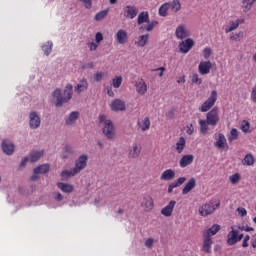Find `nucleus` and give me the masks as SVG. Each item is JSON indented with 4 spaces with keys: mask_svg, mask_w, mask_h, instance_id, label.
I'll list each match as a JSON object with an SVG mask.
<instances>
[{
    "mask_svg": "<svg viewBox=\"0 0 256 256\" xmlns=\"http://www.w3.org/2000/svg\"><path fill=\"white\" fill-rule=\"evenodd\" d=\"M52 97L56 99V107H63V104L69 103L73 97V85L67 84L63 92L60 88L55 89L52 92Z\"/></svg>",
    "mask_w": 256,
    "mask_h": 256,
    "instance_id": "1",
    "label": "nucleus"
},
{
    "mask_svg": "<svg viewBox=\"0 0 256 256\" xmlns=\"http://www.w3.org/2000/svg\"><path fill=\"white\" fill-rule=\"evenodd\" d=\"M217 101V91H212L208 99L201 105L200 111L202 113H207L213 105H215V102Z\"/></svg>",
    "mask_w": 256,
    "mask_h": 256,
    "instance_id": "2",
    "label": "nucleus"
},
{
    "mask_svg": "<svg viewBox=\"0 0 256 256\" xmlns=\"http://www.w3.org/2000/svg\"><path fill=\"white\" fill-rule=\"evenodd\" d=\"M51 166L49 164H41L33 169V175L30 177L32 181H39V174L45 175L49 173Z\"/></svg>",
    "mask_w": 256,
    "mask_h": 256,
    "instance_id": "3",
    "label": "nucleus"
},
{
    "mask_svg": "<svg viewBox=\"0 0 256 256\" xmlns=\"http://www.w3.org/2000/svg\"><path fill=\"white\" fill-rule=\"evenodd\" d=\"M102 133L108 139H115V130H114L113 122L111 120H106L104 122Z\"/></svg>",
    "mask_w": 256,
    "mask_h": 256,
    "instance_id": "4",
    "label": "nucleus"
},
{
    "mask_svg": "<svg viewBox=\"0 0 256 256\" xmlns=\"http://www.w3.org/2000/svg\"><path fill=\"white\" fill-rule=\"evenodd\" d=\"M206 121L208 125L215 127L219 123V110L217 108H213L210 112L206 114Z\"/></svg>",
    "mask_w": 256,
    "mask_h": 256,
    "instance_id": "5",
    "label": "nucleus"
},
{
    "mask_svg": "<svg viewBox=\"0 0 256 256\" xmlns=\"http://www.w3.org/2000/svg\"><path fill=\"white\" fill-rule=\"evenodd\" d=\"M89 157L84 154L79 156V158L75 161L74 173H81L85 167H87V161Z\"/></svg>",
    "mask_w": 256,
    "mask_h": 256,
    "instance_id": "6",
    "label": "nucleus"
},
{
    "mask_svg": "<svg viewBox=\"0 0 256 256\" xmlns=\"http://www.w3.org/2000/svg\"><path fill=\"white\" fill-rule=\"evenodd\" d=\"M1 149L5 155L11 156L15 153V144L8 139L2 140Z\"/></svg>",
    "mask_w": 256,
    "mask_h": 256,
    "instance_id": "7",
    "label": "nucleus"
},
{
    "mask_svg": "<svg viewBox=\"0 0 256 256\" xmlns=\"http://www.w3.org/2000/svg\"><path fill=\"white\" fill-rule=\"evenodd\" d=\"M138 14L139 9H137V6L127 5L123 8V15L126 19H135Z\"/></svg>",
    "mask_w": 256,
    "mask_h": 256,
    "instance_id": "8",
    "label": "nucleus"
},
{
    "mask_svg": "<svg viewBox=\"0 0 256 256\" xmlns=\"http://www.w3.org/2000/svg\"><path fill=\"white\" fill-rule=\"evenodd\" d=\"M29 127L30 129H39V127H41V117H39L37 112H30Z\"/></svg>",
    "mask_w": 256,
    "mask_h": 256,
    "instance_id": "9",
    "label": "nucleus"
},
{
    "mask_svg": "<svg viewBox=\"0 0 256 256\" xmlns=\"http://www.w3.org/2000/svg\"><path fill=\"white\" fill-rule=\"evenodd\" d=\"M231 231L227 235V243L230 246L237 245L239 243L238 230H235V226H231Z\"/></svg>",
    "mask_w": 256,
    "mask_h": 256,
    "instance_id": "10",
    "label": "nucleus"
},
{
    "mask_svg": "<svg viewBox=\"0 0 256 256\" xmlns=\"http://www.w3.org/2000/svg\"><path fill=\"white\" fill-rule=\"evenodd\" d=\"M194 45H195V42L193 41V39L188 38L179 44L180 52L181 53H189V51H191V49H193Z\"/></svg>",
    "mask_w": 256,
    "mask_h": 256,
    "instance_id": "11",
    "label": "nucleus"
},
{
    "mask_svg": "<svg viewBox=\"0 0 256 256\" xmlns=\"http://www.w3.org/2000/svg\"><path fill=\"white\" fill-rule=\"evenodd\" d=\"M215 212V206L211 204H204L199 208V215L201 217H208V215H213Z\"/></svg>",
    "mask_w": 256,
    "mask_h": 256,
    "instance_id": "12",
    "label": "nucleus"
},
{
    "mask_svg": "<svg viewBox=\"0 0 256 256\" xmlns=\"http://www.w3.org/2000/svg\"><path fill=\"white\" fill-rule=\"evenodd\" d=\"M175 205H177V201L171 200L167 206L161 209V215L164 217H171V215H173V209H175Z\"/></svg>",
    "mask_w": 256,
    "mask_h": 256,
    "instance_id": "13",
    "label": "nucleus"
},
{
    "mask_svg": "<svg viewBox=\"0 0 256 256\" xmlns=\"http://www.w3.org/2000/svg\"><path fill=\"white\" fill-rule=\"evenodd\" d=\"M214 147H217L218 149H225V151L229 149L225 135L222 133L218 134V140L214 143Z\"/></svg>",
    "mask_w": 256,
    "mask_h": 256,
    "instance_id": "14",
    "label": "nucleus"
},
{
    "mask_svg": "<svg viewBox=\"0 0 256 256\" xmlns=\"http://www.w3.org/2000/svg\"><path fill=\"white\" fill-rule=\"evenodd\" d=\"M212 67L213 65L211 64V61L200 62L198 71L201 73V75H207L211 72Z\"/></svg>",
    "mask_w": 256,
    "mask_h": 256,
    "instance_id": "15",
    "label": "nucleus"
},
{
    "mask_svg": "<svg viewBox=\"0 0 256 256\" xmlns=\"http://www.w3.org/2000/svg\"><path fill=\"white\" fill-rule=\"evenodd\" d=\"M194 187H197V180L194 177H192L188 180V182L182 189V195H187L188 193H191Z\"/></svg>",
    "mask_w": 256,
    "mask_h": 256,
    "instance_id": "16",
    "label": "nucleus"
},
{
    "mask_svg": "<svg viewBox=\"0 0 256 256\" xmlns=\"http://www.w3.org/2000/svg\"><path fill=\"white\" fill-rule=\"evenodd\" d=\"M213 245V240L208 234H203V246L202 250L205 253H211V246Z\"/></svg>",
    "mask_w": 256,
    "mask_h": 256,
    "instance_id": "17",
    "label": "nucleus"
},
{
    "mask_svg": "<svg viewBox=\"0 0 256 256\" xmlns=\"http://www.w3.org/2000/svg\"><path fill=\"white\" fill-rule=\"evenodd\" d=\"M111 109L112 111H125V109H127V107L125 106V101L121 100V99H115L112 103H111Z\"/></svg>",
    "mask_w": 256,
    "mask_h": 256,
    "instance_id": "18",
    "label": "nucleus"
},
{
    "mask_svg": "<svg viewBox=\"0 0 256 256\" xmlns=\"http://www.w3.org/2000/svg\"><path fill=\"white\" fill-rule=\"evenodd\" d=\"M116 41L119 45H125L128 41L127 31L119 29L116 33Z\"/></svg>",
    "mask_w": 256,
    "mask_h": 256,
    "instance_id": "19",
    "label": "nucleus"
},
{
    "mask_svg": "<svg viewBox=\"0 0 256 256\" xmlns=\"http://www.w3.org/2000/svg\"><path fill=\"white\" fill-rule=\"evenodd\" d=\"M77 119H79V112L73 111L69 114L68 118L65 120V125L68 127H71L72 125H75Z\"/></svg>",
    "mask_w": 256,
    "mask_h": 256,
    "instance_id": "20",
    "label": "nucleus"
},
{
    "mask_svg": "<svg viewBox=\"0 0 256 256\" xmlns=\"http://www.w3.org/2000/svg\"><path fill=\"white\" fill-rule=\"evenodd\" d=\"M193 159H195V156H193L192 154L189 155H184L179 162L180 167H182V169H184V167H188V165H191V163H193Z\"/></svg>",
    "mask_w": 256,
    "mask_h": 256,
    "instance_id": "21",
    "label": "nucleus"
},
{
    "mask_svg": "<svg viewBox=\"0 0 256 256\" xmlns=\"http://www.w3.org/2000/svg\"><path fill=\"white\" fill-rule=\"evenodd\" d=\"M160 179L162 181H173V179H175V170L173 169L165 170L160 176Z\"/></svg>",
    "mask_w": 256,
    "mask_h": 256,
    "instance_id": "22",
    "label": "nucleus"
},
{
    "mask_svg": "<svg viewBox=\"0 0 256 256\" xmlns=\"http://www.w3.org/2000/svg\"><path fill=\"white\" fill-rule=\"evenodd\" d=\"M176 37L177 39H187V37L189 36V32H187V30H185V26L184 25H179L176 28Z\"/></svg>",
    "mask_w": 256,
    "mask_h": 256,
    "instance_id": "23",
    "label": "nucleus"
},
{
    "mask_svg": "<svg viewBox=\"0 0 256 256\" xmlns=\"http://www.w3.org/2000/svg\"><path fill=\"white\" fill-rule=\"evenodd\" d=\"M135 87H136V91H137V93H139V95H145V93H147V84L145 83V81L143 79L136 82Z\"/></svg>",
    "mask_w": 256,
    "mask_h": 256,
    "instance_id": "24",
    "label": "nucleus"
},
{
    "mask_svg": "<svg viewBox=\"0 0 256 256\" xmlns=\"http://www.w3.org/2000/svg\"><path fill=\"white\" fill-rule=\"evenodd\" d=\"M142 205H144L146 211H153V207H155V203L151 196L144 197Z\"/></svg>",
    "mask_w": 256,
    "mask_h": 256,
    "instance_id": "25",
    "label": "nucleus"
},
{
    "mask_svg": "<svg viewBox=\"0 0 256 256\" xmlns=\"http://www.w3.org/2000/svg\"><path fill=\"white\" fill-rule=\"evenodd\" d=\"M57 187L60 188L63 193H73V191H75V187L73 185L63 182H58Z\"/></svg>",
    "mask_w": 256,
    "mask_h": 256,
    "instance_id": "26",
    "label": "nucleus"
},
{
    "mask_svg": "<svg viewBox=\"0 0 256 256\" xmlns=\"http://www.w3.org/2000/svg\"><path fill=\"white\" fill-rule=\"evenodd\" d=\"M221 230V226L219 224H214L212 225L211 228H209L208 230H205L203 232V235H208V237H211V235H217V233H219V231Z\"/></svg>",
    "mask_w": 256,
    "mask_h": 256,
    "instance_id": "27",
    "label": "nucleus"
},
{
    "mask_svg": "<svg viewBox=\"0 0 256 256\" xmlns=\"http://www.w3.org/2000/svg\"><path fill=\"white\" fill-rule=\"evenodd\" d=\"M143 23H149V12H141L137 18V24L143 25Z\"/></svg>",
    "mask_w": 256,
    "mask_h": 256,
    "instance_id": "28",
    "label": "nucleus"
},
{
    "mask_svg": "<svg viewBox=\"0 0 256 256\" xmlns=\"http://www.w3.org/2000/svg\"><path fill=\"white\" fill-rule=\"evenodd\" d=\"M87 87H89V83H87V79L83 78L82 80H80V83L76 85L75 91H77V93H81L83 91H86Z\"/></svg>",
    "mask_w": 256,
    "mask_h": 256,
    "instance_id": "29",
    "label": "nucleus"
},
{
    "mask_svg": "<svg viewBox=\"0 0 256 256\" xmlns=\"http://www.w3.org/2000/svg\"><path fill=\"white\" fill-rule=\"evenodd\" d=\"M129 155L132 157V159H137V157L141 155V148H139L137 143L133 144V148L129 151Z\"/></svg>",
    "mask_w": 256,
    "mask_h": 256,
    "instance_id": "30",
    "label": "nucleus"
},
{
    "mask_svg": "<svg viewBox=\"0 0 256 256\" xmlns=\"http://www.w3.org/2000/svg\"><path fill=\"white\" fill-rule=\"evenodd\" d=\"M75 175H77V172H75L74 168L70 171L63 170L61 172L62 181H65V180L69 179V177H75Z\"/></svg>",
    "mask_w": 256,
    "mask_h": 256,
    "instance_id": "31",
    "label": "nucleus"
},
{
    "mask_svg": "<svg viewBox=\"0 0 256 256\" xmlns=\"http://www.w3.org/2000/svg\"><path fill=\"white\" fill-rule=\"evenodd\" d=\"M256 0H242V9L244 13H247V11H251V7H253V3H255Z\"/></svg>",
    "mask_w": 256,
    "mask_h": 256,
    "instance_id": "32",
    "label": "nucleus"
},
{
    "mask_svg": "<svg viewBox=\"0 0 256 256\" xmlns=\"http://www.w3.org/2000/svg\"><path fill=\"white\" fill-rule=\"evenodd\" d=\"M242 165H255V157L252 154H247L242 160Z\"/></svg>",
    "mask_w": 256,
    "mask_h": 256,
    "instance_id": "33",
    "label": "nucleus"
},
{
    "mask_svg": "<svg viewBox=\"0 0 256 256\" xmlns=\"http://www.w3.org/2000/svg\"><path fill=\"white\" fill-rule=\"evenodd\" d=\"M147 41H149V34L141 35L139 36L136 45H138V47H145L147 45Z\"/></svg>",
    "mask_w": 256,
    "mask_h": 256,
    "instance_id": "34",
    "label": "nucleus"
},
{
    "mask_svg": "<svg viewBox=\"0 0 256 256\" xmlns=\"http://www.w3.org/2000/svg\"><path fill=\"white\" fill-rule=\"evenodd\" d=\"M171 7V3H164L159 8V16L160 17H167V11H169V8Z\"/></svg>",
    "mask_w": 256,
    "mask_h": 256,
    "instance_id": "35",
    "label": "nucleus"
},
{
    "mask_svg": "<svg viewBox=\"0 0 256 256\" xmlns=\"http://www.w3.org/2000/svg\"><path fill=\"white\" fill-rule=\"evenodd\" d=\"M239 139V131L236 128H232L230 131V136L228 137V141L233 143V141H237Z\"/></svg>",
    "mask_w": 256,
    "mask_h": 256,
    "instance_id": "36",
    "label": "nucleus"
},
{
    "mask_svg": "<svg viewBox=\"0 0 256 256\" xmlns=\"http://www.w3.org/2000/svg\"><path fill=\"white\" fill-rule=\"evenodd\" d=\"M107 15H109V9L102 10V11L96 13L94 19H95V21H103V19H105V17H107Z\"/></svg>",
    "mask_w": 256,
    "mask_h": 256,
    "instance_id": "37",
    "label": "nucleus"
},
{
    "mask_svg": "<svg viewBox=\"0 0 256 256\" xmlns=\"http://www.w3.org/2000/svg\"><path fill=\"white\" fill-rule=\"evenodd\" d=\"M185 138L180 137L179 141L176 143V151H178V153H182L183 149H185Z\"/></svg>",
    "mask_w": 256,
    "mask_h": 256,
    "instance_id": "38",
    "label": "nucleus"
},
{
    "mask_svg": "<svg viewBox=\"0 0 256 256\" xmlns=\"http://www.w3.org/2000/svg\"><path fill=\"white\" fill-rule=\"evenodd\" d=\"M43 157V152H32L30 154V161L32 163H37Z\"/></svg>",
    "mask_w": 256,
    "mask_h": 256,
    "instance_id": "39",
    "label": "nucleus"
},
{
    "mask_svg": "<svg viewBox=\"0 0 256 256\" xmlns=\"http://www.w3.org/2000/svg\"><path fill=\"white\" fill-rule=\"evenodd\" d=\"M199 125L201 133H207L209 131V122L207 120H200Z\"/></svg>",
    "mask_w": 256,
    "mask_h": 256,
    "instance_id": "40",
    "label": "nucleus"
},
{
    "mask_svg": "<svg viewBox=\"0 0 256 256\" xmlns=\"http://www.w3.org/2000/svg\"><path fill=\"white\" fill-rule=\"evenodd\" d=\"M122 83H123V77H121V76H116L112 80V85H113L114 89H119L121 87Z\"/></svg>",
    "mask_w": 256,
    "mask_h": 256,
    "instance_id": "41",
    "label": "nucleus"
},
{
    "mask_svg": "<svg viewBox=\"0 0 256 256\" xmlns=\"http://www.w3.org/2000/svg\"><path fill=\"white\" fill-rule=\"evenodd\" d=\"M170 7L172 11H175V13H177V11L181 10V2H179V0H173V2L170 3Z\"/></svg>",
    "mask_w": 256,
    "mask_h": 256,
    "instance_id": "42",
    "label": "nucleus"
},
{
    "mask_svg": "<svg viewBox=\"0 0 256 256\" xmlns=\"http://www.w3.org/2000/svg\"><path fill=\"white\" fill-rule=\"evenodd\" d=\"M249 129H251V124L247 120H243L241 124V131L243 133H249Z\"/></svg>",
    "mask_w": 256,
    "mask_h": 256,
    "instance_id": "43",
    "label": "nucleus"
},
{
    "mask_svg": "<svg viewBox=\"0 0 256 256\" xmlns=\"http://www.w3.org/2000/svg\"><path fill=\"white\" fill-rule=\"evenodd\" d=\"M52 49H53V43L51 42H47V45L42 46V51H44V54L47 56H49Z\"/></svg>",
    "mask_w": 256,
    "mask_h": 256,
    "instance_id": "44",
    "label": "nucleus"
},
{
    "mask_svg": "<svg viewBox=\"0 0 256 256\" xmlns=\"http://www.w3.org/2000/svg\"><path fill=\"white\" fill-rule=\"evenodd\" d=\"M229 179L232 185H237V183L241 181V175L239 173H235L234 175H231Z\"/></svg>",
    "mask_w": 256,
    "mask_h": 256,
    "instance_id": "45",
    "label": "nucleus"
},
{
    "mask_svg": "<svg viewBox=\"0 0 256 256\" xmlns=\"http://www.w3.org/2000/svg\"><path fill=\"white\" fill-rule=\"evenodd\" d=\"M239 27V23L230 22V26L225 28V33H231V31H235Z\"/></svg>",
    "mask_w": 256,
    "mask_h": 256,
    "instance_id": "46",
    "label": "nucleus"
},
{
    "mask_svg": "<svg viewBox=\"0 0 256 256\" xmlns=\"http://www.w3.org/2000/svg\"><path fill=\"white\" fill-rule=\"evenodd\" d=\"M149 127H151V121L149 120V117H146L143 120L142 131H147Z\"/></svg>",
    "mask_w": 256,
    "mask_h": 256,
    "instance_id": "47",
    "label": "nucleus"
},
{
    "mask_svg": "<svg viewBox=\"0 0 256 256\" xmlns=\"http://www.w3.org/2000/svg\"><path fill=\"white\" fill-rule=\"evenodd\" d=\"M156 25H159V22L158 21H153V22H150L146 25L145 29L146 31L150 32L152 31L153 29H155V26Z\"/></svg>",
    "mask_w": 256,
    "mask_h": 256,
    "instance_id": "48",
    "label": "nucleus"
},
{
    "mask_svg": "<svg viewBox=\"0 0 256 256\" xmlns=\"http://www.w3.org/2000/svg\"><path fill=\"white\" fill-rule=\"evenodd\" d=\"M230 39L232 41H241V39H243V32L240 31L237 34H234V35L230 36Z\"/></svg>",
    "mask_w": 256,
    "mask_h": 256,
    "instance_id": "49",
    "label": "nucleus"
},
{
    "mask_svg": "<svg viewBox=\"0 0 256 256\" xmlns=\"http://www.w3.org/2000/svg\"><path fill=\"white\" fill-rule=\"evenodd\" d=\"M192 83H195V85H201V83H203V80H201V78H199L198 74H193L192 75Z\"/></svg>",
    "mask_w": 256,
    "mask_h": 256,
    "instance_id": "50",
    "label": "nucleus"
},
{
    "mask_svg": "<svg viewBox=\"0 0 256 256\" xmlns=\"http://www.w3.org/2000/svg\"><path fill=\"white\" fill-rule=\"evenodd\" d=\"M175 113H177V110L175 108H172L166 113L167 119H175Z\"/></svg>",
    "mask_w": 256,
    "mask_h": 256,
    "instance_id": "51",
    "label": "nucleus"
},
{
    "mask_svg": "<svg viewBox=\"0 0 256 256\" xmlns=\"http://www.w3.org/2000/svg\"><path fill=\"white\" fill-rule=\"evenodd\" d=\"M64 150H65V153H69L70 155H73V153H75V150L73 149V147L69 144H66L64 146Z\"/></svg>",
    "mask_w": 256,
    "mask_h": 256,
    "instance_id": "52",
    "label": "nucleus"
},
{
    "mask_svg": "<svg viewBox=\"0 0 256 256\" xmlns=\"http://www.w3.org/2000/svg\"><path fill=\"white\" fill-rule=\"evenodd\" d=\"M238 229L240 231H246L247 233H249V231H255L253 227H249V226H238Z\"/></svg>",
    "mask_w": 256,
    "mask_h": 256,
    "instance_id": "53",
    "label": "nucleus"
},
{
    "mask_svg": "<svg viewBox=\"0 0 256 256\" xmlns=\"http://www.w3.org/2000/svg\"><path fill=\"white\" fill-rule=\"evenodd\" d=\"M82 3H84L86 9H91L93 7V2L91 0H80Z\"/></svg>",
    "mask_w": 256,
    "mask_h": 256,
    "instance_id": "54",
    "label": "nucleus"
},
{
    "mask_svg": "<svg viewBox=\"0 0 256 256\" xmlns=\"http://www.w3.org/2000/svg\"><path fill=\"white\" fill-rule=\"evenodd\" d=\"M203 53H204V59H209V57H211V53H212L211 48H205L203 50Z\"/></svg>",
    "mask_w": 256,
    "mask_h": 256,
    "instance_id": "55",
    "label": "nucleus"
},
{
    "mask_svg": "<svg viewBox=\"0 0 256 256\" xmlns=\"http://www.w3.org/2000/svg\"><path fill=\"white\" fill-rule=\"evenodd\" d=\"M237 213L241 217H246L247 216V210L245 208H237Z\"/></svg>",
    "mask_w": 256,
    "mask_h": 256,
    "instance_id": "56",
    "label": "nucleus"
},
{
    "mask_svg": "<svg viewBox=\"0 0 256 256\" xmlns=\"http://www.w3.org/2000/svg\"><path fill=\"white\" fill-rule=\"evenodd\" d=\"M249 239H251V237L249 236V235H246L245 237H244V240H243V242H242V247H249Z\"/></svg>",
    "mask_w": 256,
    "mask_h": 256,
    "instance_id": "57",
    "label": "nucleus"
},
{
    "mask_svg": "<svg viewBox=\"0 0 256 256\" xmlns=\"http://www.w3.org/2000/svg\"><path fill=\"white\" fill-rule=\"evenodd\" d=\"M29 161V157H24L23 160L20 162L19 164V168L23 169V167H25L27 165V162Z\"/></svg>",
    "mask_w": 256,
    "mask_h": 256,
    "instance_id": "58",
    "label": "nucleus"
},
{
    "mask_svg": "<svg viewBox=\"0 0 256 256\" xmlns=\"http://www.w3.org/2000/svg\"><path fill=\"white\" fill-rule=\"evenodd\" d=\"M96 43H101L103 41V34L101 32H97L95 36Z\"/></svg>",
    "mask_w": 256,
    "mask_h": 256,
    "instance_id": "59",
    "label": "nucleus"
},
{
    "mask_svg": "<svg viewBox=\"0 0 256 256\" xmlns=\"http://www.w3.org/2000/svg\"><path fill=\"white\" fill-rule=\"evenodd\" d=\"M251 100L253 101V103H256V86H254L252 89Z\"/></svg>",
    "mask_w": 256,
    "mask_h": 256,
    "instance_id": "60",
    "label": "nucleus"
},
{
    "mask_svg": "<svg viewBox=\"0 0 256 256\" xmlns=\"http://www.w3.org/2000/svg\"><path fill=\"white\" fill-rule=\"evenodd\" d=\"M185 181H187L186 177H180L177 179L176 183L178 184V187H181V185H183V183H185Z\"/></svg>",
    "mask_w": 256,
    "mask_h": 256,
    "instance_id": "61",
    "label": "nucleus"
},
{
    "mask_svg": "<svg viewBox=\"0 0 256 256\" xmlns=\"http://www.w3.org/2000/svg\"><path fill=\"white\" fill-rule=\"evenodd\" d=\"M146 247L151 249L153 247V238H148L145 242Z\"/></svg>",
    "mask_w": 256,
    "mask_h": 256,
    "instance_id": "62",
    "label": "nucleus"
},
{
    "mask_svg": "<svg viewBox=\"0 0 256 256\" xmlns=\"http://www.w3.org/2000/svg\"><path fill=\"white\" fill-rule=\"evenodd\" d=\"M102 80H103V73L97 72L95 74V81L99 82V81H102Z\"/></svg>",
    "mask_w": 256,
    "mask_h": 256,
    "instance_id": "63",
    "label": "nucleus"
},
{
    "mask_svg": "<svg viewBox=\"0 0 256 256\" xmlns=\"http://www.w3.org/2000/svg\"><path fill=\"white\" fill-rule=\"evenodd\" d=\"M193 131H194L193 124H190L189 126H187L186 132L188 135H193Z\"/></svg>",
    "mask_w": 256,
    "mask_h": 256,
    "instance_id": "64",
    "label": "nucleus"
}]
</instances>
